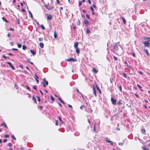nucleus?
<instances>
[{
    "label": "nucleus",
    "instance_id": "58836bf2",
    "mask_svg": "<svg viewBox=\"0 0 150 150\" xmlns=\"http://www.w3.org/2000/svg\"><path fill=\"white\" fill-rule=\"evenodd\" d=\"M17 23L18 24H20L19 20V19H18L17 18Z\"/></svg>",
    "mask_w": 150,
    "mask_h": 150
},
{
    "label": "nucleus",
    "instance_id": "774afa93",
    "mask_svg": "<svg viewBox=\"0 0 150 150\" xmlns=\"http://www.w3.org/2000/svg\"><path fill=\"white\" fill-rule=\"evenodd\" d=\"M135 94V95L136 96L137 98H138L139 97V96L137 95L136 94Z\"/></svg>",
    "mask_w": 150,
    "mask_h": 150
},
{
    "label": "nucleus",
    "instance_id": "49530a36",
    "mask_svg": "<svg viewBox=\"0 0 150 150\" xmlns=\"http://www.w3.org/2000/svg\"><path fill=\"white\" fill-rule=\"evenodd\" d=\"M9 137V135L7 134H5L4 136L5 137Z\"/></svg>",
    "mask_w": 150,
    "mask_h": 150
},
{
    "label": "nucleus",
    "instance_id": "cd10ccee",
    "mask_svg": "<svg viewBox=\"0 0 150 150\" xmlns=\"http://www.w3.org/2000/svg\"><path fill=\"white\" fill-rule=\"evenodd\" d=\"M124 24H125L126 22L125 19L123 17H122Z\"/></svg>",
    "mask_w": 150,
    "mask_h": 150
},
{
    "label": "nucleus",
    "instance_id": "423d86ee",
    "mask_svg": "<svg viewBox=\"0 0 150 150\" xmlns=\"http://www.w3.org/2000/svg\"><path fill=\"white\" fill-rule=\"evenodd\" d=\"M46 15H47V19L48 20H51L52 19V17L51 15H48L47 14H46Z\"/></svg>",
    "mask_w": 150,
    "mask_h": 150
},
{
    "label": "nucleus",
    "instance_id": "a19ab883",
    "mask_svg": "<svg viewBox=\"0 0 150 150\" xmlns=\"http://www.w3.org/2000/svg\"><path fill=\"white\" fill-rule=\"evenodd\" d=\"M11 138L12 139H14L15 140H16V138L13 135L12 136Z\"/></svg>",
    "mask_w": 150,
    "mask_h": 150
},
{
    "label": "nucleus",
    "instance_id": "6e6552de",
    "mask_svg": "<svg viewBox=\"0 0 150 150\" xmlns=\"http://www.w3.org/2000/svg\"><path fill=\"white\" fill-rule=\"evenodd\" d=\"M108 138H106L105 139V141L107 142H108V143H110V144L112 145H113V143L111 141H109V140H108Z\"/></svg>",
    "mask_w": 150,
    "mask_h": 150
},
{
    "label": "nucleus",
    "instance_id": "0eeeda50",
    "mask_svg": "<svg viewBox=\"0 0 150 150\" xmlns=\"http://www.w3.org/2000/svg\"><path fill=\"white\" fill-rule=\"evenodd\" d=\"M44 7L48 10H52V9L54 7L52 6L48 7L46 5H45Z\"/></svg>",
    "mask_w": 150,
    "mask_h": 150
},
{
    "label": "nucleus",
    "instance_id": "69168bd1",
    "mask_svg": "<svg viewBox=\"0 0 150 150\" xmlns=\"http://www.w3.org/2000/svg\"><path fill=\"white\" fill-rule=\"evenodd\" d=\"M6 141H7V139H4V140H3V142H6Z\"/></svg>",
    "mask_w": 150,
    "mask_h": 150
},
{
    "label": "nucleus",
    "instance_id": "9d476101",
    "mask_svg": "<svg viewBox=\"0 0 150 150\" xmlns=\"http://www.w3.org/2000/svg\"><path fill=\"white\" fill-rule=\"evenodd\" d=\"M79 43L78 42H76L74 44V47L75 48H78Z\"/></svg>",
    "mask_w": 150,
    "mask_h": 150
},
{
    "label": "nucleus",
    "instance_id": "4be33fe9",
    "mask_svg": "<svg viewBox=\"0 0 150 150\" xmlns=\"http://www.w3.org/2000/svg\"><path fill=\"white\" fill-rule=\"evenodd\" d=\"M33 100L35 103H36V99L35 98L34 96L33 97Z\"/></svg>",
    "mask_w": 150,
    "mask_h": 150
},
{
    "label": "nucleus",
    "instance_id": "13d9d810",
    "mask_svg": "<svg viewBox=\"0 0 150 150\" xmlns=\"http://www.w3.org/2000/svg\"><path fill=\"white\" fill-rule=\"evenodd\" d=\"M112 80H113V79H111V78H110V82L111 83H112Z\"/></svg>",
    "mask_w": 150,
    "mask_h": 150
},
{
    "label": "nucleus",
    "instance_id": "ddd939ff",
    "mask_svg": "<svg viewBox=\"0 0 150 150\" xmlns=\"http://www.w3.org/2000/svg\"><path fill=\"white\" fill-rule=\"evenodd\" d=\"M35 79L36 80V81L38 83L39 81L38 79V76L37 75H36V74L35 75Z\"/></svg>",
    "mask_w": 150,
    "mask_h": 150
},
{
    "label": "nucleus",
    "instance_id": "dca6fc26",
    "mask_svg": "<svg viewBox=\"0 0 150 150\" xmlns=\"http://www.w3.org/2000/svg\"><path fill=\"white\" fill-rule=\"evenodd\" d=\"M141 132L142 133L144 134H145L146 133V130L145 129H141Z\"/></svg>",
    "mask_w": 150,
    "mask_h": 150
},
{
    "label": "nucleus",
    "instance_id": "ea45409f",
    "mask_svg": "<svg viewBox=\"0 0 150 150\" xmlns=\"http://www.w3.org/2000/svg\"><path fill=\"white\" fill-rule=\"evenodd\" d=\"M17 46L18 48H21V44H18Z\"/></svg>",
    "mask_w": 150,
    "mask_h": 150
},
{
    "label": "nucleus",
    "instance_id": "72a5a7b5",
    "mask_svg": "<svg viewBox=\"0 0 150 150\" xmlns=\"http://www.w3.org/2000/svg\"><path fill=\"white\" fill-rule=\"evenodd\" d=\"M84 108V105H81L80 107V109L82 110H83V108Z\"/></svg>",
    "mask_w": 150,
    "mask_h": 150
},
{
    "label": "nucleus",
    "instance_id": "f03ea898",
    "mask_svg": "<svg viewBox=\"0 0 150 150\" xmlns=\"http://www.w3.org/2000/svg\"><path fill=\"white\" fill-rule=\"evenodd\" d=\"M43 82L42 83L43 84L44 87H45L47 85H48V82L46 81L45 78L43 79Z\"/></svg>",
    "mask_w": 150,
    "mask_h": 150
},
{
    "label": "nucleus",
    "instance_id": "5701e85b",
    "mask_svg": "<svg viewBox=\"0 0 150 150\" xmlns=\"http://www.w3.org/2000/svg\"><path fill=\"white\" fill-rule=\"evenodd\" d=\"M86 32L88 34H89L91 33L90 31L88 28H87L86 29Z\"/></svg>",
    "mask_w": 150,
    "mask_h": 150
},
{
    "label": "nucleus",
    "instance_id": "1a4fd4ad",
    "mask_svg": "<svg viewBox=\"0 0 150 150\" xmlns=\"http://www.w3.org/2000/svg\"><path fill=\"white\" fill-rule=\"evenodd\" d=\"M93 93L94 94L95 96L96 97V96H97L96 93V91L95 88L94 87H93Z\"/></svg>",
    "mask_w": 150,
    "mask_h": 150
},
{
    "label": "nucleus",
    "instance_id": "c03bdc74",
    "mask_svg": "<svg viewBox=\"0 0 150 150\" xmlns=\"http://www.w3.org/2000/svg\"><path fill=\"white\" fill-rule=\"evenodd\" d=\"M82 5V2L81 1L79 2V6H80Z\"/></svg>",
    "mask_w": 150,
    "mask_h": 150
},
{
    "label": "nucleus",
    "instance_id": "603ef678",
    "mask_svg": "<svg viewBox=\"0 0 150 150\" xmlns=\"http://www.w3.org/2000/svg\"><path fill=\"white\" fill-rule=\"evenodd\" d=\"M12 50H13L17 51V50H18V49H16V48H13L12 49Z\"/></svg>",
    "mask_w": 150,
    "mask_h": 150
},
{
    "label": "nucleus",
    "instance_id": "6e6d98bb",
    "mask_svg": "<svg viewBox=\"0 0 150 150\" xmlns=\"http://www.w3.org/2000/svg\"><path fill=\"white\" fill-rule=\"evenodd\" d=\"M12 145V144L11 143H10L8 144V146H11Z\"/></svg>",
    "mask_w": 150,
    "mask_h": 150
},
{
    "label": "nucleus",
    "instance_id": "393cba45",
    "mask_svg": "<svg viewBox=\"0 0 150 150\" xmlns=\"http://www.w3.org/2000/svg\"><path fill=\"white\" fill-rule=\"evenodd\" d=\"M28 12H29V14H30V15L31 17L32 18H33V15L32 14V13L30 11H28Z\"/></svg>",
    "mask_w": 150,
    "mask_h": 150
},
{
    "label": "nucleus",
    "instance_id": "8fccbe9b",
    "mask_svg": "<svg viewBox=\"0 0 150 150\" xmlns=\"http://www.w3.org/2000/svg\"><path fill=\"white\" fill-rule=\"evenodd\" d=\"M113 58L115 61L117 60V57H115V56H113Z\"/></svg>",
    "mask_w": 150,
    "mask_h": 150
},
{
    "label": "nucleus",
    "instance_id": "9b49d317",
    "mask_svg": "<svg viewBox=\"0 0 150 150\" xmlns=\"http://www.w3.org/2000/svg\"><path fill=\"white\" fill-rule=\"evenodd\" d=\"M114 49L116 51H117L118 50V47L117 45H115L114 46Z\"/></svg>",
    "mask_w": 150,
    "mask_h": 150
},
{
    "label": "nucleus",
    "instance_id": "7ed1b4c3",
    "mask_svg": "<svg viewBox=\"0 0 150 150\" xmlns=\"http://www.w3.org/2000/svg\"><path fill=\"white\" fill-rule=\"evenodd\" d=\"M66 60L67 62H70V61H73V62H76L77 61V60L76 59H73V58H70L69 59H66Z\"/></svg>",
    "mask_w": 150,
    "mask_h": 150
},
{
    "label": "nucleus",
    "instance_id": "e433bc0d",
    "mask_svg": "<svg viewBox=\"0 0 150 150\" xmlns=\"http://www.w3.org/2000/svg\"><path fill=\"white\" fill-rule=\"evenodd\" d=\"M119 89L120 91L122 92V86L121 85H120L119 87Z\"/></svg>",
    "mask_w": 150,
    "mask_h": 150
},
{
    "label": "nucleus",
    "instance_id": "a18cd8bd",
    "mask_svg": "<svg viewBox=\"0 0 150 150\" xmlns=\"http://www.w3.org/2000/svg\"><path fill=\"white\" fill-rule=\"evenodd\" d=\"M125 66H126L127 67H129L127 65L128 64L126 62H125Z\"/></svg>",
    "mask_w": 150,
    "mask_h": 150
},
{
    "label": "nucleus",
    "instance_id": "4d7b16f0",
    "mask_svg": "<svg viewBox=\"0 0 150 150\" xmlns=\"http://www.w3.org/2000/svg\"><path fill=\"white\" fill-rule=\"evenodd\" d=\"M132 55L134 57H135V54L134 52H133L132 53Z\"/></svg>",
    "mask_w": 150,
    "mask_h": 150
},
{
    "label": "nucleus",
    "instance_id": "79ce46f5",
    "mask_svg": "<svg viewBox=\"0 0 150 150\" xmlns=\"http://www.w3.org/2000/svg\"><path fill=\"white\" fill-rule=\"evenodd\" d=\"M91 9V10L92 12L93 11H94V9L93 8L92 6H91L90 7Z\"/></svg>",
    "mask_w": 150,
    "mask_h": 150
},
{
    "label": "nucleus",
    "instance_id": "c85d7f7f",
    "mask_svg": "<svg viewBox=\"0 0 150 150\" xmlns=\"http://www.w3.org/2000/svg\"><path fill=\"white\" fill-rule=\"evenodd\" d=\"M22 48L23 50H25L26 48V47L25 45H23Z\"/></svg>",
    "mask_w": 150,
    "mask_h": 150
},
{
    "label": "nucleus",
    "instance_id": "7c9ffc66",
    "mask_svg": "<svg viewBox=\"0 0 150 150\" xmlns=\"http://www.w3.org/2000/svg\"><path fill=\"white\" fill-rule=\"evenodd\" d=\"M26 89L27 90H28L29 91H30V88L29 86H26Z\"/></svg>",
    "mask_w": 150,
    "mask_h": 150
},
{
    "label": "nucleus",
    "instance_id": "864d4df0",
    "mask_svg": "<svg viewBox=\"0 0 150 150\" xmlns=\"http://www.w3.org/2000/svg\"><path fill=\"white\" fill-rule=\"evenodd\" d=\"M94 131L95 132L96 131V123L94 124Z\"/></svg>",
    "mask_w": 150,
    "mask_h": 150
},
{
    "label": "nucleus",
    "instance_id": "bf43d9fd",
    "mask_svg": "<svg viewBox=\"0 0 150 150\" xmlns=\"http://www.w3.org/2000/svg\"><path fill=\"white\" fill-rule=\"evenodd\" d=\"M136 17L134 16L133 17H132V19L134 20H135L136 19Z\"/></svg>",
    "mask_w": 150,
    "mask_h": 150
},
{
    "label": "nucleus",
    "instance_id": "680f3d73",
    "mask_svg": "<svg viewBox=\"0 0 150 150\" xmlns=\"http://www.w3.org/2000/svg\"><path fill=\"white\" fill-rule=\"evenodd\" d=\"M88 2L89 4H91V2L90 0H88Z\"/></svg>",
    "mask_w": 150,
    "mask_h": 150
},
{
    "label": "nucleus",
    "instance_id": "2f4dec72",
    "mask_svg": "<svg viewBox=\"0 0 150 150\" xmlns=\"http://www.w3.org/2000/svg\"><path fill=\"white\" fill-rule=\"evenodd\" d=\"M96 88H97V90H98V91H99V92L100 93H101V91L100 90L99 87L98 86H97Z\"/></svg>",
    "mask_w": 150,
    "mask_h": 150
},
{
    "label": "nucleus",
    "instance_id": "3c124183",
    "mask_svg": "<svg viewBox=\"0 0 150 150\" xmlns=\"http://www.w3.org/2000/svg\"><path fill=\"white\" fill-rule=\"evenodd\" d=\"M37 98H38V101L39 102L40 101V97L39 96H37Z\"/></svg>",
    "mask_w": 150,
    "mask_h": 150
},
{
    "label": "nucleus",
    "instance_id": "39448f33",
    "mask_svg": "<svg viewBox=\"0 0 150 150\" xmlns=\"http://www.w3.org/2000/svg\"><path fill=\"white\" fill-rule=\"evenodd\" d=\"M6 64H8L10 66V67H11V68L12 70L15 69V68H14V67L12 65V64L11 63H10V62H6Z\"/></svg>",
    "mask_w": 150,
    "mask_h": 150
},
{
    "label": "nucleus",
    "instance_id": "f3484780",
    "mask_svg": "<svg viewBox=\"0 0 150 150\" xmlns=\"http://www.w3.org/2000/svg\"><path fill=\"white\" fill-rule=\"evenodd\" d=\"M144 50H145V52L147 54V55L148 56H149L150 54H149V52L148 51V50L146 49H145Z\"/></svg>",
    "mask_w": 150,
    "mask_h": 150
},
{
    "label": "nucleus",
    "instance_id": "c756f323",
    "mask_svg": "<svg viewBox=\"0 0 150 150\" xmlns=\"http://www.w3.org/2000/svg\"><path fill=\"white\" fill-rule=\"evenodd\" d=\"M50 98H51V100L52 101H53L54 100V98L51 95L50 96Z\"/></svg>",
    "mask_w": 150,
    "mask_h": 150
},
{
    "label": "nucleus",
    "instance_id": "473e14b6",
    "mask_svg": "<svg viewBox=\"0 0 150 150\" xmlns=\"http://www.w3.org/2000/svg\"><path fill=\"white\" fill-rule=\"evenodd\" d=\"M43 38H39V40L40 41H43Z\"/></svg>",
    "mask_w": 150,
    "mask_h": 150
},
{
    "label": "nucleus",
    "instance_id": "e2e57ef3",
    "mask_svg": "<svg viewBox=\"0 0 150 150\" xmlns=\"http://www.w3.org/2000/svg\"><path fill=\"white\" fill-rule=\"evenodd\" d=\"M7 36L8 37H10V35L9 34V33L7 35Z\"/></svg>",
    "mask_w": 150,
    "mask_h": 150
},
{
    "label": "nucleus",
    "instance_id": "2eb2a0df",
    "mask_svg": "<svg viewBox=\"0 0 150 150\" xmlns=\"http://www.w3.org/2000/svg\"><path fill=\"white\" fill-rule=\"evenodd\" d=\"M84 23L86 25H88L89 24V23L88 21L86 19L84 20Z\"/></svg>",
    "mask_w": 150,
    "mask_h": 150
},
{
    "label": "nucleus",
    "instance_id": "c9c22d12",
    "mask_svg": "<svg viewBox=\"0 0 150 150\" xmlns=\"http://www.w3.org/2000/svg\"><path fill=\"white\" fill-rule=\"evenodd\" d=\"M137 86L139 88V89L140 90H141V91H142V90L140 88L142 87H141V86H140L139 84H137Z\"/></svg>",
    "mask_w": 150,
    "mask_h": 150
},
{
    "label": "nucleus",
    "instance_id": "5fc2aeb1",
    "mask_svg": "<svg viewBox=\"0 0 150 150\" xmlns=\"http://www.w3.org/2000/svg\"><path fill=\"white\" fill-rule=\"evenodd\" d=\"M4 127H6V128H7V127L6 125V124L5 123H4Z\"/></svg>",
    "mask_w": 150,
    "mask_h": 150
},
{
    "label": "nucleus",
    "instance_id": "b1692460",
    "mask_svg": "<svg viewBox=\"0 0 150 150\" xmlns=\"http://www.w3.org/2000/svg\"><path fill=\"white\" fill-rule=\"evenodd\" d=\"M124 141H123L122 142H120L119 143V145L120 146H122L124 144Z\"/></svg>",
    "mask_w": 150,
    "mask_h": 150
},
{
    "label": "nucleus",
    "instance_id": "bb28decb",
    "mask_svg": "<svg viewBox=\"0 0 150 150\" xmlns=\"http://www.w3.org/2000/svg\"><path fill=\"white\" fill-rule=\"evenodd\" d=\"M58 99H59V101L61 102L62 103L64 104L65 103L61 99H60V98H58Z\"/></svg>",
    "mask_w": 150,
    "mask_h": 150
},
{
    "label": "nucleus",
    "instance_id": "f257e3e1",
    "mask_svg": "<svg viewBox=\"0 0 150 150\" xmlns=\"http://www.w3.org/2000/svg\"><path fill=\"white\" fill-rule=\"evenodd\" d=\"M149 41H150V38L149 39V40H148L146 41L143 42V43L144 45L145 46L148 47H149L150 46L149 44H150V42L149 43Z\"/></svg>",
    "mask_w": 150,
    "mask_h": 150
},
{
    "label": "nucleus",
    "instance_id": "de8ad7c7",
    "mask_svg": "<svg viewBox=\"0 0 150 150\" xmlns=\"http://www.w3.org/2000/svg\"><path fill=\"white\" fill-rule=\"evenodd\" d=\"M86 17L87 18H88V19H90V16H89L88 15V14H86Z\"/></svg>",
    "mask_w": 150,
    "mask_h": 150
},
{
    "label": "nucleus",
    "instance_id": "4468645a",
    "mask_svg": "<svg viewBox=\"0 0 150 150\" xmlns=\"http://www.w3.org/2000/svg\"><path fill=\"white\" fill-rule=\"evenodd\" d=\"M30 52L33 54V55H34L36 54V52L34 50H30Z\"/></svg>",
    "mask_w": 150,
    "mask_h": 150
},
{
    "label": "nucleus",
    "instance_id": "09e8293b",
    "mask_svg": "<svg viewBox=\"0 0 150 150\" xmlns=\"http://www.w3.org/2000/svg\"><path fill=\"white\" fill-rule=\"evenodd\" d=\"M10 45L12 46L13 45V42H10Z\"/></svg>",
    "mask_w": 150,
    "mask_h": 150
},
{
    "label": "nucleus",
    "instance_id": "20e7f679",
    "mask_svg": "<svg viewBox=\"0 0 150 150\" xmlns=\"http://www.w3.org/2000/svg\"><path fill=\"white\" fill-rule=\"evenodd\" d=\"M111 100L112 103L114 105H115L116 104V100L115 99H114L112 98H111Z\"/></svg>",
    "mask_w": 150,
    "mask_h": 150
},
{
    "label": "nucleus",
    "instance_id": "0e129e2a",
    "mask_svg": "<svg viewBox=\"0 0 150 150\" xmlns=\"http://www.w3.org/2000/svg\"><path fill=\"white\" fill-rule=\"evenodd\" d=\"M3 57L5 59H6V56H5V55H3Z\"/></svg>",
    "mask_w": 150,
    "mask_h": 150
},
{
    "label": "nucleus",
    "instance_id": "a878e982",
    "mask_svg": "<svg viewBox=\"0 0 150 150\" xmlns=\"http://www.w3.org/2000/svg\"><path fill=\"white\" fill-rule=\"evenodd\" d=\"M2 19L4 21H5L7 23L8 22V21L6 19H5L4 17H3L2 18Z\"/></svg>",
    "mask_w": 150,
    "mask_h": 150
},
{
    "label": "nucleus",
    "instance_id": "37998d69",
    "mask_svg": "<svg viewBox=\"0 0 150 150\" xmlns=\"http://www.w3.org/2000/svg\"><path fill=\"white\" fill-rule=\"evenodd\" d=\"M123 76L124 77L126 78L127 75H126V74L125 73H123Z\"/></svg>",
    "mask_w": 150,
    "mask_h": 150
},
{
    "label": "nucleus",
    "instance_id": "f704fd0d",
    "mask_svg": "<svg viewBox=\"0 0 150 150\" xmlns=\"http://www.w3.org/2000/svg\"><path fill=\"white\" fill-rule=\"evenodd\" d=\"M41 27L42 29V30H44L45 29V28L43 25H42V24L41 25Z\"/></svg>",
    "mask_w": 150,
    "mask_h": 150
},
{
    "label": "nucleus",
    "instance_id": "4c0bfd02",
    "mask_svg": "<svg viewBox=\"0 0 150 150\" xmlns=\"http://www.w3.org/2000/svg\"><path fill=\"white\" fill-rule=\"evenodd\" d=\"M58 118H59V121H60L61 122H62V123L63 122H62V120H61V117H59H59H58Z\"/></svg>",
    "mask_w": 150,
    "mask_h": 150
},
{
    "label": "nucleus",
    "instance_id": "f8f14e48",
    "mask_svg": "<svg viewBox=\"0 0 150 150\" xmlns=\"http://www.w3.org/2000/svg\"><path fill=\"white\" fill-rule=\"evenodd\" d=\"M39 45L41 48H43L44 47V44L42 42H40L39 44Z\"/></svg>",
    "mask_w": 150,
    "mask_h": 150
},
{
    "label": "nucleus",
    "instance_id": "338daca9",
    "mask_svg": "<svg viewBox=\"0 0 150 150\" xmlns=\"http://www.w3.org/2000/svg\"><path fill=\"white\" fill-rule=\"evenodd\" d=\"M33 89H35V90H36L37 89L36 87L35 86H33Z\"/></svg>",
    "mask_w": 150,
    "mask_h": 150
},
{
    "label": "nucleus",
    "instance_id": "052dcab7",
    "mask_svg": "<svg viewBox=\"0 0 150 150\" xmlns=\"http://www.w3.org/2000/svg\"><path fill=\"white\" fill-rule=\"evenodd\" d=\"M40 92L41 95L43 96V93H42V91L40 90Z\"/></svg>",
    "mask_w": 150,
    "mask_h": 150
},
{
    "label": "nucleus",
    "instance_id": "6ab92c4d",
    "mask_svg": "<svg viewBox=\"0 0 150 150\" xmlns=\"http://www.w3.org/2000/svg\"><path fill=\"white\" fill-rule=\"evenodd\" d=\"M93 71L95 73H97L98 72V71L96 70V69L95 68L93 69Z\"/></svg>",
    "mask_w": 150,
    "mask_h": 150
},
{
    "label": "nucleus",
    "instance_id": "aec40b11",
    "mask_svg": "<svg viewBox=\"0 0 150 150\" xmlns=\"http://www.w3.org/2000/svg\"><path fill=\"white\" fill-rule=\"evenodd\" d=\"M54 37L56 38L57 37V34L56 33L55 31L54 32Z\"/></svg>",
    "mask_w": 150,
    "mask_h": 150
},
{
    "label": "nucleus",
    "instance_id": "a211bd4d",
    "mask_svg": "<svg viewBox=\"0 0 150 150\" xmlns=\"http://www.w3.org/2000/svg\"><path fill=\"white\" fill-rule=\"evenodd\" d=\"M76 49V52L78 54H79L80 53L79 49V48H75Z\"/></svg>",
    "mask_w": 150,
    "mask_h": 150
},
{
    "label": "nucleus",
    "instance_id": "412c9836",
    "mask_svg": "<svg viewBox=\"0 0 150 150\" xmlns=\"http://www.w3.org/2000/svg\"><path fill=\"white\" fill-rule=\"evenodd\" d=\"M81 24L80 20L79 19L78 21L76 23V24L78 25H79Z\"/></svg>",
    "mask_w": 150,
    "mask_h": 150
}]
</instances>
